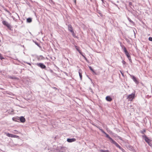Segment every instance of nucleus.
<instances>
[{
	"instance_id": "f257e3e1",
	"label": "nucleus",
	"mask_w": 152,
	"mask_h": 152,
	"mask_svg": "<svg viewBox=\"0 0 152 152\" xmlns=\"http://www.w3.org/2000/svg\"><path fill=\"white\" fill-rule=\"evenodd\" d=\"M98 128L103 133L105 134L106 135V137L108 138L111 140L112 143L115 144L117 147L119 148L120 149H122L121 147L116 142H115L111 138L108 134H107L104 131H103L102 129H100L99 127H98Z\"/></svg>"
},
{
	"instance_id": "f03ea898",
	"label": "nucleus",
	"mask_w": 152,
	"mask_h": 152,
	"mask_svg": "<svg viewBox=\"0 0 152 152\" xmlns=\"http://www.w3.org/2000/svg\"><path fill=\"white\" fill-rule=\"evenodd\" d=\"M135 97V94L134 93H132L131 94L129 95L127 97V99H129V100L131 101H132V100L134 99Z\"/></svg>"
},
{
	"instance_id": "7ed1b4c3",
	"label": "nucleus",
	"mask_w": 152,
	"mask_h": 152,
	"mask_svg": "<svg viewBox=\"0 0 152 152\" xmlns=\"http://www.w3.org/2000/svg\"><path fill=\"white\" fill-rule=\"evenodd\" d=\"M6 134L7 136L9 137H14V138H19V137L15 135H14L12 134H10L9 133H6Z\"/></svg>"
},
{
	"instance_id": "20e7f679",
	"label": "nucleus",
	"mask_w": 152,
	"mask_h": 152,
	"mask_svg": "<svg viewBox=\"0 0 152 152\" xmlns=\"http://www.w3.org/2000/svg\"><path fill=\"white\" fill-rule=\"evenodd\" d=\"M2 23L4 25L6 26L8 28L10 29H11V26L10 25L8 24V23L6 21H3Z\"/></svg>"
},
{
	"instance_id": "39448f33",
	"label": "nucleus",
	"mask_w": 152,
	"mask_h": 152,
	"mask_svg": "<svg viewBox=\"0 0 152 152\" xmlns=\"http://www.w3.org/2000/svg\"><path fill=\"white\" fill-rule=\"evenodd\" d=\"M36 64L37 66L40 67L42 69H45L46 67V66L42 63H37Z\"/></svg>"
},
{
	"instance_id": "423d86ee",
	"label": "nucleus",
	"mask_w": 152,
	"mask_h": 152,
	"mask_svg": "<svg viewBox=\"0 0 152 152\" xmlns=\"http://www.w3.org/2000/svg\"><path fill=\"white\" fill-rule=\"evenodd\" d=\"M123 49L124 52H125V54L127 56V58H130V56L127 50H126V48L125 47H124V48Z\"/></svg>"
},
{
	"instance_id": "0eeeda50",
	"label": "nucleus",
	"mask_w": 152,
	"mask_h": 152,
	"mask_svg": "<svg viewBox=\"0 0 152 152\" xmlns=\"http://www.w3.org/2000/svg\"><path fill=\"white\" fill-rule=\"evenodd\" d=\"M76 49L77 50L79 53L84 58H85L86 57L85 56L82 54V52L79 49V48L78 47H77V46L75 45V46Z\"/></svg>"
},
{
	"instance_id": "6e6552de",
	"label": "nucleus",
	"mask_w": 152,
	"mask_h": 152,
	"mask_svg": "<svg viewBox=\"0 0 152 152\" xmlns=\"http://www.w3.org/2000/svg\"><path fill=\"white\" fill-rule=\"evenodd\" d=\"M76 140V139L75 138H72L69 139L68 138L67 140V141L69 142H73L75 141Z\"/></svg>"
},
{
	"instance_id": "1a4fd4ad",
	"label": "nucleus",
	"mask_w": 152,
	"mask_h": 152,
	"mask_svg": "<svg viewBox=\"0 0 152 152\" xmlns=\"http://www.w3.org/2000/svg\"><path fill=\"white\" fill-rule=\"evenodd\" d=\"M145 140V141L148 143V144H149V143L151 142L150 140L145 135L144 136Z\"/></svg>"
},
{
	"instance_id": "9d476101",
	"label": "nucleus",
	"mask_w": 152,
	"mask_h": 152,
	"mask_svg": "<svg viewBox=\"0 0 152 152\" xmlns=\"http://www.w3.org/2000/svg\"><path fill=\"white\" fill-rule=\"evenodd\" d=\"M68 29L71 32H73V27L71 25H69L68 26Z\"/></svg>"
},
{
	"instance_id": "9b49d317",
	"label": "nucleus",
	"mask_w": 152,
	"mask_h": 152,
	"mask_svg": "<svg viewBox=\"0 0 152 152\" xmlns=\"http://www.w3.org/2000/svg\"><path fill=\"white\" fill-rule=\"evenodd\" d=\"M20 122L22 123H24L26 121L25 118L23 116H21L20 118Z\"/></svg>"
},
{
	"instance_id": "f8f14e48",
	"label": "nucleus",
	"mask_w": 152,
	"mask_h": 152,
	"mask_svg": "<svg viewBox=\"0 0 152 152\" xmlns=\"http://www.w3.org/2000/svg\"><path fill=\"white\" fill-rule=\"evenodd\" d=\"M106 99L107 101L109 102H111L112 100V99L109 96H107L106 97Z\"/></svg>"
},
{
	"instance_id": "ddd939ff",
	"label": "nucleus",
	"mask_w": 152,
	"mask_h": 152,
	"mask_svg": "<svg viewBox=\"0 0 152 152\" xmlns=\"http://www.w3.org/2000/svg\"><path fill=\"white\" fill-rule=\"evenodd\" d=\"M79 74L80 76V80H81L82 79V75L81 73V70L80 69L79 70Z\"/></svg>"
},
{
	"instance_id": "4468645a",
	"label": "nucleus",
	"mask_w": 152,
	"mask_h": 152,
	"mask_svg": "<svg viewBox=\"0 0 152 152\" xmlns=\"http://www.w3.org/2000/svg\"><path fill=\"white\" fill-rule=\"evenodd\" d=\"M132 78L133 80L136 83H138V81L137 80L136 78L134 76H133L132 77Z\"/></svg>"
},
{
	"instance_id": "2eb2a0df",
	"label": "nucleus",
	"mask_w": 152,
	"mask_h": 152,
	"mask_svg": "<svg viewBox=\"0 0 152 152\" xmlns=\"http://www.w3.org/2000/svg\"><path fill=\"white\" fill-rule=\"evenodd\" d=\"M27 22L28 23H31L32 22V19L31 18H28L27 19Z\"/></svg>"
},
{
	"instance_id": "dca6fc26",
	"label": "nucleus",
	"mask_w": 152,
	"mask_h": 152,
	"mask_svg": "<svg viewBox=\"0 0 152 152\" xmlns=\"http://www.w3.org/2000/svg\"><path fill=\"white\" fill-rule=\"evenodd\" d=\"M100 151L101 152H109L108 150H100Z\"/></svg>"
},
{
	"instance_id": "f3484780",
	"label": "nucleus",
	"mask_w": 152,
	"mask_h": 152,
	"mask_svg": "<svg viewBox=\"0 0 152 152\" xmlns=\"http://www.w3.org/2000/svg\"><path fill=\"white\" fill-rule=\"evenodd\" d=\"M9 78L10 79H17V77H11V76H10Z\"/></svg>"
},
{
	"instance_id": "a211bd4d",
	"label": "nucleus",
	"mask_w": 152,
	"mask_h": 152,
	"mask_svg": "<svg viewBox=\"0 0 152 152\" xmlns=\"http://www.w3.org/2000/svg\"><path fill=\"white\" fill-rule=\"evenodd\" d=\"M89 67L90 69L93 72H94V71L93 70V69L91 67V66H89Z\"/></svg>"
},
{
	"instance_id": "6ab92c4d",
	"label": "nucleus",
	"mask_w": 152,
	"mask_h": 152,
	"mask_svg": "<svg viewBox=\"0 0 152 152\" xmlns=\"http://www.w3.org/2000/svg\"><path fill=\"white\" fill-rule=\"evenodd\" d=\"M146 132V130L145 129H144L143 131H141V133L142 134H144V133L145 132Z\"/></svg>"
},
{
	"instance_id": "aec40b11",
	"label": "nucleus",
	"mask_w": 152,
	"mask_h": 152,
	"mask_svg": "<svg viewBox=\"0 0 152 152\" xmlns=\"http://www.w3.org/2000/svg\"><path fill=\"white\" fill-rule=\"evenodd\" d=\"M17 118H14V117H13V118H12L13 120L14 121H17Z\"/></svg>"
},
{
	"instance_id": "412c9836",
	"label": "nucleus",
	"mask_w": 152,
	"mask_h": 152,
	"mask_svg": "<svg viewBox=\"0 0 152 152\" xmlns=\"http://www.w3.org/2000/svg\"><path fill=\"white\" fill-rule=\"evenodd\" d=\"M71 32L72 33V35H73V37H75V33L74 32V31H73V32Z\"/></svg>"
},
{
	"instance_id": "4be33fe9",
	"label": "nucleus",
	"mask_w": 152,
	"mask_h": 152,
	"mask_svg": "<svg viewBox=\"0 0 152 152\" xmlns=\"http://www.w3.org/2000/svg\"><path fill=\"white\" fill-rule=\"evenodd\" d=\"M0 58L2 60V59H4V58L2 57V55L0 53Z\"/></svg>"
},
{
	"instance_id": "5701e85b",
	"label": "nucleus",
	"mask_w": 152,
	"mask_h": 152,
	"mask_svg": "<svg viewBox=\"0 0 152 152\" xmlns=\"http://www.w3.org/2000/svg\"><path fill=\"white\" fill-rule=\"evenodd\" d=\"M14 132H14V133L15 134H18V131L16 130H15L14 131Z\"/></svg>"
},
{
	"instance_id": "b1692460",
	"label": "nucleus",
	"mask_w": 152,
	"mask_h": 152,
	"mask_svg": "<svg viewBox=\"0 0 152 152\" xmlns=\"http://www.w3.org/2000/svg\"><path fill=\"white\" fill-rule=\"evenodd\" d=\"M148 39L149 41L152 42V37H149L148 38Z\"/></svg>"
},
{
	"instance_id": "393cba45",
	"label": "nucleus",
	"mask_w": 152,
	"mask_h": 152,
	"mask_svg": "<svg viewBox=\"0 0 152 152\" xmlns=\"http://www.w3.org/2000/svg\"><path fill=\"white\" fill-rule=\"evenodd\" d=\"M130 61H132L131 56H130V58H128Z\"/></svg>"
},
{
	"instance_id": "a878e982",
	"label": "nucleus",
	"mask_w": 152,
	"mask_h": 152,
	"mask_svg": "<svg viewBox=\"0 0 152 152\" xmlns=\"http://www.w3.org/2000/svg\"><path fill=\"white\" fill-rule=\"evenodd\" d=\"M74 1V2H75V4L76 5V0H73Z\"/></svg>"
},
{
	"instance_id": "bb28decb",
	"label": "nucleus",
	"mask_w": 152,
	"mask_h": 152,
	"mask_svg": "<svg viewBox=\"0 0 152 152\" xmlns=\"http://www.w3.org/2000/svg\"><path fill=\"white\" fill-rule=\"evenodd\" d=\"M122 63H123V64H125L126 63V62L124 61H123Z\"/></svg>"
},
{
	"instance_id": "cd10ccee",
	"label": "nucleus",
	"mask_w": 152,
	"mask_h": 152,
	"mask_svg": "<svg viewBox=\"0 0 152 152\" xmlns=\"http://www.w3.org/2000/svg\"><path fill=\"white\" fill-rule=\"evenodd\" d=\"M102 1H103L104 0H101Z\"/></svg>"
}]
</instances>
